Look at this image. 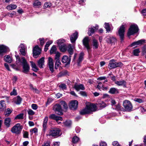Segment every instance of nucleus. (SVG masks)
I'll return each mask as SVG.
<instances>
[{
	"label": "nucleus",
	"mask_w": 146,
	"mask_h": 146,
	"mask_svg": "<svg viewBox=\"0 0 146 146\" xmlns=\"http://www.w3.org/2000/svg\"><path fill=\"white\" fill-rule=\"evenodd\" d=\"M112 144L113 146H120L117 141H113V142Z\"/></svg>",
	"instance_id": "obj_60"
},
{
	"label": "nucleus",
	"mask_w": 146,
	"mask_h": 146,
	"mask_svg": "<svg viewBox=\"0 0 146 146\" xmlns=\"http://www.w3.org/2000/svg\"><path fill=\"white\" fill-rule=\"evenodd\" d=\"M78 33L76 32L74 33L70 37V40L72 43L74 42L78 38Z\"/></svg>",
	"instance_id": "obj_19"
},
{
	"label": "nucleus",
	"mask_w": 146,
	"mask_h": 146,
	"mask_svg": "<svg viewBox=\"0 0 146 146\" xmlns=\"http://www.w3.org/2000/svg\"><path fill=\"white\" fill-rule=\"evenodd\" d=\"M44 58L42 57L38 61V65L40 68H43L44 66Z\"/></svg>",
	"instance_id": "obj_17"
},
{
	"label": "nucleus",
	"mask_w": 146,
	"mask_h": 146,
	"mask_svg": "<svg viewBox=\"0 0 146 146\" xmlns=\"http://www.w3.org/2000/svg\"><path fill=\"white\" fill-rule=\"evenodd\" d=\"M97 88L100 90L102 89L103 88V85L102 82H100L98 83Z\"/></svg>",
	"instance_id": "obj_52"
},
{
	"label": "nucleus",
	"mask_w": 146,
	"mask_h": 146,
	"mask_svg": "<svg viewBox=\"0 0 146 146\" xmlns=\"http://www.w3.org/2000/svg\"><path fill=\"white\" fill-rule=\"evenodd\" d=\"M19 51L21 55L23 56H25L26 55V51L25 49H20Z\"/></svg>",
	"instance_id": "obj_58"
},
{
	"label": "nucleus",
	"mask_w": 146,
	"mask_h": 146,
	"mask_svg": "<svg viewBox=\"0 0 146 146\" xmlns=\"http://www.w3.org/2000/svg\"><path fill=\"white\" fill-rule=\"evenodd\" d=\"M59 87L63 90H66V85L65 84H61L59 86Z\"/></svg>",
	"instance_id": "obj_55"
},
{
	"label": "nucleus",
	"mask_w": 146,
	"mask_h": 146,
	"mask_svg": "<svg viewBox=\"0 0 146 146\" xmlns=\"http://www.w3.org/2000/svg\"><path fill=\"white\" fill-rule=\"evenodd\" d=\"M74 88L78 91H79L80 90H84L85 89L84 85L82 84L79 85L76 84L74 85Z\"/></svg>",
	"instance_id": "obj_21"
},
{
	"label": "nucleus",
	"mask_w": 146,
	"mask_h": 146,
	"mask_svg": "<svg viewBox=\"0 0 146 146\" xmlns=\"http://www.w3.org/2000/svg\"><path fill=\"white\" fill-rule=\"evenodd\" d=\"M79 140V138L76 136H74L72 138V142L74 143L78 142Z\"/></svg>",
	"instance_id": "obj_45"
},
{
	"label": "nucleus",
	"mask_w": 146,
	"mask_h": 146,
	"mask_svg": "<svg viewBox=\"0 0 146 146\" xmlns=\"http://www.w3.org/2000/svg\"><path fill=\"white\" fill-rule=\"evenodd\" d=\"M92 45L94 49L98 48V41L95 39L93 40Z\"/></svg>",
	"instance_id": "obj_28"
},
{
	"label": "nucleus",
	"mask_w": 146,
	"mask_h": 146,
	"mask_svg": "<svg viewBox=\"0 0 146 146\" xmlns=\"http://www.w3.org/2000/svg\"><path fill=\"white\" fill-rule=\"evenodd\" d=\"M109 68L111 69H114L116 68L115 62L113 59H112L109 61V63L108 65Z\"/></svg>",
	"instance_id": "obj_16"
},
{
	"label": "nucleus",
	"mask_w": 146,
	"mask_h": 146,
	"mask_svg": "<svg viewBox=\"0 0 146 146\" xmlns=\"http://www.w3.org/2000/svg\"><path fill=\"white\" fill-rule=\"evenodd\" d=\"M23 128V126L19 123H17L11 129V132L16 134H20Z\"/></svg>",
	"instance_id": "obj_3"
},
{
	"label": "nucleus",
	"mask_w": 146,
	"mask_h": 146,
	"mask_svg": "<svg viewBox=\"0 0 146 146\" xmlns=\"http://www.w3.org/2000/svg\"><path fill=\"white\" fill-rule=\"evenodd\" d=\"M64 42L65 40L64 39H59L57 40V43L59 46L63 44H64Z\"/></svg>",
	"instance_id": "obj_41"
},
{
	"label": "nucleus",
	"mask_w": 146,
	"mask_h": 146,
	"mask_svg": "<svg viewBox=\"0 0 146 146\" xmlns=\"http://www.w3.org/2000/svg\"><path fill=\"white\" fill-rule=\"evenodd\" d=\"M96 106L92 104H86V107L81 110L80 112L81 115H84L90 113L92 111H95Z\"/></svg>",
	"instance_id": "obj_2"
},
{
	"label": "nucleus",
	"mask_w": 146,
	"mask_h": 146,
	"mask_svg": "<svg viewBox=\"0 0 146 146\" xmlns=\"http://www.w3.org/2000/svg\"><path fill=\"white\" fill-rule=\"evenodd\" d=\"M11 119L9 118H6L5 120V124L7 127H9L10 125Z\"/></svg>",
	"instance_id": "obj_33"
},
{
	"label": "nucleus",
	"mask_w": 146,
	"mask_h": 146,
	"mask_svg": "<svg viewBox=\"0 0 146 146\" xmlns=\"http://www.w3.org/2000/svg\"><path fill=\"white\" fill-rule=\"evenodd\" d=\"M41 50L38 47V46H36L33 48V56L35 58H36L40 54Z\"/></svg>",
	"instance_id": "obj_11"
},
{
	"label": "nucleus",
	"mask_w": 146,
	"mask_h": 146,
	"mask_svg": "<svg viewBox=\"0 0 146 146\" xmlns=\"http://www.w3.org/2000/svg\"><path fill=\"white\" fill-rule=\"evenodd\" d=\"M141 13L143 16H146V9H143Z\"/></svg>",
	"instance_id": "obj_64"
},
{
	"label": "nucleus",
	"mask_w": 146,
	"mask_h": 146,
	"mask_svg": "<svg viewBox=\"0 0 146 146\" xmlns=\"http://www.w3.org/2000/svg\"><path fill=\"white\" fill-rule=\"evenodd\" d=\"M10 95H16L17 94V92L15 89H13V91L10 93Z\"/></svg>",
	"instance_id": "obj_59"
},
{
	"label": "nucleus",
	"mask_w": 146,
	"mask_h": 146,
	"mask_svg": "<svg viewBox=\"0 0 146 146\" xmlns=\"http://www.w3.org/2000/svg\"><path fill=\"white\" fill-rule=\"evenodd\" d=\"M29 134L27 132L25 131L24 132L23 136L24 138H27L28 137Z\"/></svg>",
	"instance_id": "obj_61"
},
{
	"label": "nucleus",
	"mask_w": 146,
	"mask_h": 146,
	"mask_svg": "<svg viewBox=\"0 0 146 146\" xmlns=\"http://www.w3.org/2000/svg\"><path fill=\"white\" fill-rule=\"evenodd\" d=\"M48 121V117L47 116L45 117L43 121L42 124V127L43 128V130L45 131L47 128V123Z\"/></svg>",
	"instance_id": "obj_23"
},
{
	"label": "nucleus",
	"mask_w": 146,
	"mask_h": 146,
	"mask_svg": "<svg viewBox=\"0 0 146 146\" xmlns=\"http://www.w3.org/2000/svg\"><path fill=\"white\" fill-rule=\"evenodd\" d=\"M32 109L34 110H36L38 108V106L36 104H33L31 105Z\"/></svg>",
	"instance_id": "obj_62"
},
{
	"label": "nucleus",
	"mask_w": 146,
	"mask_h": 146,
	"mask_svg": "<svg viewBox=\"0 0 146 146\" xmlns=\"http://www.w3.org/2000/svg\"><path fill=\"white\" fill-rule=\"evenodd\" d=\"M139 30L137 26L135 24L132 25L130 26L127 33L128 36L133 35L137 33Z\"/></svg>",
	"instance_id": "obj_5"
},
{
	"label": "nucleus",
	"mask_w": 146,
	"mask_h": 146,
	"mask_svg": "<svg viewBox=\"0 0 146 146\" xmlns=\"http://www.w3.org/2000/svg\"><path fill=\"white\" fill-rule=\"evenodd\" d=\"M59 104L60 105V106H63V108L65 110H66L68 108L67 105L66 104V103L64 101H61Z\"/></svg>",
	"instance_id": "obj_40"
},
{
	"label": "nucleus",
	"mask_w": 146,
	"mask_h": 146,
	"mask_svg": "<svg viewBox=\"0 0 146 146\" xmlns=\"http://www.w3.org/2000/svg\"><path fill=\"white\" fill-rule=\"evenodd\" d=\"M123 106L127 111H130L132 110V106L131 103L128 100H125L124 101Z\"/></svg>",
	"instance_id": "obj_7"
},
{
	"label": "nucleus",
	"mask_w": 146,
	"mask_h": 146,
	"mask_svg": "<svg viewBox=\"0 0 146 146\" xmlns=\"http://www.w3.org/2000/svg\"><path fill=\"white\" fill-rule=\"evenodd\" d=\"M145 40L141 39L137 41L134 42L132 43L131 45V46L132 47L135 45H140L142 44L145 42Z\"/></svg>",
	"instance_id": "obj_18"
},
{
	"label": "nucleus",
	"mask_w": 146,
	"mask_h": 146,
	"mask_svg": "<svg viewBox=\"0 0 146 146\" xmlns=\"http://www.w3.org/2000/svg\"><path fill=\"white\" fill-rule=\"evenodd\" d=\"M5 102L3 100L0 101V111H3L6 108V105Z\"/></svg>",
	"instance_id": "obj_26"
},
{
	"label": "nucleus",
	"mask_w": 146,
	"mask_h": 146,
	"mask_svg": "<svg viewBox=\"0 0 146 146\" xmlns=\"http://www.w3.org/2000/svg\"><path fill=\"white\" fill-rule=\"evenodd\" d=\"M56 55L55 56L54 59L55 60H57L59 59L60 57V53L58 52H57L55 53Z\"/></svg>",
	"instance_id": "obj_50"
},
{
	"label": "nucleus",
	"mask_w": 146,
	"mask_h": 146,
	"mask_svg": "<svg viewBox=\"0 0 146 146\" xmlns=\"http://www.w3.org/2000/svg\"><path fill=\"white\" fill-rule=\"evenodd\" d=\"M68 49L67 50L68 51L70 54L69 57L70 58L71 57V55L72 54L74 53V51L72 47L71 44L69 45L68 47Z\"/></svg>",
	"instance_id": "obj_32"
},
{
	"label": "nucleus",
	"mask_w": 146,
	"mask_h": 146,
	"mask_svg": "<svg viewBox=\"0 0 146 146\" xmlns=\"http://www.w3.org/2000/svg\"><path fill=\"white\" fill-rule=\"evenodd\" d=\"M37 129L36 128H35L30 130V132L31 133V134H33V133H37Z\"/></svg>",
	"instance_id": "obj_54"
},
{
	"label": "nucleus",
	"mask_w": 146,
	"mask_h": 146,
	"mask_svg": "<svg viewBox=\"0 0 146 146\" xmlns=\"http://www.w3.org/2000/svg\"><path fill=\"white\" fill-rule=\"evenodd\" d=\"M56 48L55 45H53L51 48L50 50V54H52L53 53H55L56 52Z\"/></svg>",
	"instance_id": "obj_39"
},
{
	"label": "nucleus",
	"mask_w": 146,
	"mask_h": 146,
	"mask_svg": "<svg viewBox=\"0 0 146 146\" xmlns=\"http://www.w3.org/2000/svg\"><path fill=\"white\" fill-rule=\"evenodd\" d=\"M78 102L76 100H74L71 102L69 104V108L72 110L76 109L78 107Z\"/></svg>",
	"instance_id": "obj_12"
},
{
	"label": "nucleus",
	"mask_w": 146,
	"mask_h": 146,
	"mask_svg": "<svg viewBox=\"0 0 146 146\" xmlns=\"http://www.w3.org/2000/svg\"><path fill=\"white\" fill-rule=\"evenodd\" d=\"M11 113V110L9 108H8L6 111L4 113V114L6 116H9Z\"/></svg>",
	"instance_id": "obj_44"
},
{
	"label": "nucleus",
	"mask_w": 146,
	"mask_h": 146,
	"mask_svg": "<svg viewBox=\"0 0 146 146\" xmlns=\"http://www.w3.org/2000/svg\"><path fill=\"white\" fill-rule=\"evenodd\" d=\"M53 110L58 115H62L63 114L62 109L61 106L59 104H56L54 106Z\"/></svg>",
	"instance_id": "obj_8"
},
{
	"label": "nucleus",
	"mask_w": 146,
	"mask_h": 146,
	"mask_svg": "<svg viewBox=\"0 0 146 146\" xmlns=\"http://www.w3.org/2000/svg\"><path fill=\"white\" fill-rule=\"evenodd\" d=\"M51 6V3L48 2L45 3L44 5V8H49Z\"/></svg>",
	"instance_id": "obj_48"
},
{
	"label": "nucleus",
	"mask_w": 146,
	"mask_h": 146,
	"mask_svg": "<svg viewBox=\"0 0 146 146\" xmlns=\"http://www.w3.org/2000/svg\"><path fill=\"white\" fill-rule=\"evenodd\" d=\"M60 50L62 52H64L66 51L67 49V46L65 44H63L62 45L59 46Z\"/></svg>",
	"instance_id": "obj_36"
},
{
	"label": "nucleus",
	"mask_w": 146,
	"mask_h": 146,
	"mask_svg": "<svg viewBox=\"0 0 146 146\" xmlns=\"http://www.w3.org/2000/svg\"><path fill=\"white\" fill-rule=\"evenodd\" d=\"M7 50V48L3 45H0V55L5 53Z\"/></svg>",
	"instance_id": "obj_25"
},
{
	"label": "nucleus",
	"mask_w": 146,
	"mask_h": 146,
	"mask_svg": "<svg viewBox=\"0 0 146 146\" xmlns=\"http://www.w3.org/2000/svg\"><path fill=\"white\" fill-rule=\"evenodd\" d=\"M80 94L82 96L86 97L87 94L86 92L84 91H81L80 92Z\"/></svg>",
	"instance_id": "obj_57"
},
{
	"label": "nucleus",
	"mask_w": 146,
	"mask_h": 146,
	"mask_svg": "<svg viewBox=\"0 0 146 146\" xmlns=\"http://www.w3.org/2000/svg\"><path fill=\"white\" fill-rule=\"evenodd\" d=\"M49 117L51 119L56 120V121H58V120H61L62 121V117L58 116L55 114H52L51 115L49 116Z\"/></svg>",
	"instance_id": "obj_20"
},
{
	"label": "nucleus",
	"mask_w": 146,
	"mask_h": 146,
	"mask_svg": "<svg viewBox=\"0 0 146 146\" xmlns=\"http://www.w3.org/2000/svg\"><path fill=\"white\" fill-rule=\"evenodd\" d=\"M48 63L49 68L50 70L52 72H53L54 70V63L53 62V60L50 57L48 58Z\"/></svg>",
	"instance_id": "obj_13"
},
{
	"label": "nucleus",
	"mask_w": 146,
	"mask_h": 146,
	"mask_svg": "<svg viewBox=\"0 0 146 146\" xmlns=\"http://www.w3.org/2000/svg\"><path fill=\"white\" fill-rule=\"evenodd\" d=\"M49 133L48 135L52 137H58L60 136L61 133H60V130L58 128H53L49 130Z\"/></svg>",
	"instance_id": "obj_4"
},
{
	"label": "nucleus",
	"mask_w": 146,
	"mask_h": 146,
	"mask_svg": "<svg viewBox=\"0 0 146 146\" xmlns=\"http://www.w3.org/2000/svg\"><path fill=\"white\" fill-rule=\"evenodd\" d=\"M30 88L34 92L37 94L39 93V91L37 89L34 88L32 86H30Z\"/></svg>",
	"instance_id": "obj_51"
},
{
	"label": "nucleus",
	"mask_w": 146,
	"mask_h": 146,
	"mask_svg": "<svg viewBox=\"0 0 146 146\" xmlns=\"http://www.w3.org/2000/svg\"><path fill=\"white\" fill-rule=\"evenodd\" d=\"M21 98L20 96H17L16 100L15 103L17 104H20L21 103Z\"/></svg>",
	"instance_id": "obj_43"
},
{
	"label": "nucleus",
	"mask_w": 146,
	"mask_h": 146,
	"mask_svg": "<svg viewBox=\"0 0 146 146\" xmlns=\"http://www.w3.org/2000/svg\"><path fill=\"white\" fill-rule=\"evenodd\" d=\"M125 27H124V25H122L120 27L118 30L119 35L121 41H123L124 39V33L125 31Z\"/></svg>",
	"instance_id": "obj_9"
},
{
	"label": "nucleus",
	"mask_w": 146,
	"mask_h": 146,
	"mask_svg": "<svg viewBox=\"0 0 146 146\" xmlns=\"http://www.w3.org/2000/svg\"><path fill=\"white\" fill-rule=\"evenodd\" d=\"M40 41V44L42 46H43L44 44V38H40L39 39Z\"/></svg>",
	"instance_id": "obj_63"
},
{
	"label": "nucleus",
	"mask_w": 146,
	"mask_h": 146,
	"mask_svg": "<svg viewBox=\"0 0 146 146\" xmlns=\"http://www.w3.org/2000/svg\"><path fill=\"white\" fill-rule=\"evenodd\" d=\"M52 42L53 41L52 40H49L46 43L44 48V50L45 52H46L47 50L48 47Z\"/></svg>",
	"instance_id": "obj_37"
},
{
	"label": "nucleus",
	"mask_w": 146,
	"mask_h": 146,
	"mask_svg": "<svg viewBox=\"0 0 146 146\" xmlns=\"http://www.w3.org/2000/svg\"><path fill=\"white\" fill-rule=\"evenodd\" d=\"M28 113L29 115H32L34 114L35 112L31 109H29L27 110Z\"/></svg>",
	"instance_id": "obj_56"
},
{
	"label": "nucleus",
	"mask_w": 146,
	"mask_h": 146,
	"mask_svg": "<svg viewBox=\"0 0 146 146\" xmlns=\"http://www.w3.org/2000/svg\"><path fill=\"white\" fill-rule=\"evenodd\" d=\"M115 84L118 86H122L124 88L126 87V82L124 80L115 81Z\"/></svg>",
	"instance_id": "obj_15"
},
{
	"label": "nucleus",
	"mask_w": 146,
	"mask_h": 146,
	"mask_svg": "<svg viewBox=\"0 0 146 146\" xmlns=\"http://www.w3.org/2000/svg\"><path fill=\"white\" fill-rule=\"evenodd\" d=\"M104 27L107 32L109 33L113 29L112 27H111V25L109 23H105L104 24Z\"/></svg>",
	"instance_id": "obj_24"
},
{
	"label": "nucleus",
	"mask_w": 146,
	"mask_h": 146,
	"mask_svg": "<svg viewBox=\"0 0 146 146\" xmlns=\"http://www.w3.org/2000/svg\"><path fill=\"white\" fill-rule=\"evenodd\" d=\"M63 123L66 126H69L71 124V121L70 120H67L64 122Z\"/></svg>",
	"instance_id": "obj_49"
},
{
	"label": "nucleus",
	"mask_w": 146,
	"mask_h": 146,
	"mask_svg": "<svg viewBox=\"0 0 146 146\" xmlns=\"http://www.w3.org/2000/svg\"><path fill=\"white\" fill-rule=\"evenodd\" d=\"M123 65V64L121 62H115L116 68L118 67L121 68Z\"/></svg>",
	"instance_id": "obj_46"
},
{
	"label": "nucleus",
	"mask_w": 146,
	"mask_h": 146,
	"mask_svg": "<svg viewBox=\"0 0 146 146\" xmlns=\"http://www.w3.org/2000/svg\"><path fill=\"white\" fill-rule=\"evenodd\" d=\"M24 114L23 113H20L17 115L15 118V119H23V118Z\"/></svg>",
	"instance_id": "obj_47"
},
{
	"label": "nucleus",
	"mask_w": 146,
	"mask_h": 146,
	"mask_svg": "<svg viewBox=\"0 0 146 146\" xmlns=\"http://www.w3.org/2000/svg\"><path fill=\"white\" fill-rule=\"evenodd\" d=\"M97 105L98 106L101 108H104L107 106L106 104L103 101H100L99 102Z\"/></svg>",
	"instance_id": "obj_34"
},
{
	"label": "nucleus",
	"mask_w": 146,
	"mask_h": 146,
	"mask_svg": "<svg viewBox=\"0 0 146 146\" xmlns=\"http://www.w3.org/2000/svg\"><path fill=\"white\" fill-rule=\"evenodd\" d=\"M4 61L6 62L9 63L12 62V58L9 55H5L4 57Z\"/></svg>",
	"instance_id": "obj_27"
},
{
	"label": "nucleus",
	"mask_w": 146,
	"mask_h": 146,
	"mask_svg": "<svg viewBox=\"0 0 146 146\" xmlns=\"http://www.w3.org/2000/svg\"><path fill=\"white\" fill-rule=\"evenodd\" d=\"M16 63L19 65L22 64L23 68L22 72L23 73L27 74L29 72L30 66L24 57H22L21 60L19 58L18 60L16 61Z\"/></svg>",
	"instance_id": "obj_1"
},
{
	"label": "nucleus",
	"mask_w": 146,
	"mask_h": 146,
	"mask_svg": "<svg viewBox=\"0 0 146 146\" xmlns=\"http://www.w3.org/2000/svg\"><path fill=\"white\" fill-rule=\"evenodd\" d=\"M93 28L92 27L89 28L88 34L89 36H91L94 33L98 28V26L97 25L95 27H94Z\"/></svg>",
	"instance_id": "obj_22"
},
{
	"label": "nucleus",
	"mask_w": 146,
	"mask_h": 146,
	"mask_svg": "<svg viewBox=\"0 0 146 146\" xmlns=\"http://www.w3.org/2000/svg\"><path fill=\"white\" fill-rule=\"evenodd\" d=\"M70 58H69L66 55H64L62 58V62L63 63H66V65L69 64L70 62Z\"/></svg>",
	"instance_id": "obj_14"
},
{
	"label": "nucleus",
	"mask_w": 146,
	"mask_h": 146,
	"mask_svg": "<svg viewBox=\"0 0 146 146\" xmlns=\"http://www.w3.org/2000/svg\"><path fill=\"white\" fill-rule=\"evenodd\" d=\"M106 40L108 44L111 45L114 44L117 41L116 38L111 35L107 36L106 37Z\"/></svg>",
	"instance_id": "obj_6"
},
{
	"label": "nucleus",
	"mask_w": 146,
	"mask_h": 146,
	"mask_svg": "<svg viewBox=\"0 0 146 146\" xmlns=\"http://www.w3.org/2000/svg\"><path fill=\"white\" fill-rule=\"evenodd\" d=\"M17 7V6L14 4H10L8 5L6 7L7 9L10 10L15 9Z\"/></svg>",
	"instance_id": "obj_30"
},
{
	"label": "nucleus",
	"mask_w": 146,
	"mask_h": 146,
	"mask_svg": "<svg viewBox=\"0 0 146 146\" xmlns=\"http://www.w3.org/2000/svg\"><path fill=\"white\" fill-rule=\"evenodd\" d=\"M30 62L31 63V66L33 70L35 72H36L38 70L35 63L31 61Z\"/></svg>",
	"instance_id": "obj_29"
},
{
	"label": "nucleus",
	"mask_w": 146,
	"mask_h": 146,
	"mask_svg": "<svg viewBox=\"0 0 146 146\" xmlns=\"http://www.w3.org/2000/svg\"><path fill=\"white\" fill-rule=\"evenodd\" d=\"M41 5V3L38 0L35 1L33 3V6L35 8H38Z\"/></svg>",
	"instance_id": "obj_31"
},
{
	"label": "nucleus",
	"mask_w": 146,
	"mask_h": 146,
	"mask_svg": "<svg viewBox=\"0 0 146 146\" xmlns=\"http://www.w3.org/2000/svg\"><path fill=\"white\" fill-rule=\"evenodd\" d=\"M56 61L55 63V68L56 69H57L61 64L60 62L59 59L56 60Z\"/></svg>",
	"instance_id": "obj_42"
},
{
	"label": "nucleus",
	"mask_w": 146,
	"mask_h": 146,
	"mask_svg": "<svg viewBox=\"0 0 146 146\" xmlns=\"http://www.w3.org/2000/svg\"><path fill=\"white\" fill-rule=\"evenodd\" d=\"M90 40L88 37H85L82 40V42L84 46L86 48L88 52L90 49L89 44Z\"/></svg>",
	"instance_id": "obj_10"
},
{
	"label": "nucleus",
	"mask_w": 146,
	"mask_h": 146,
	"mask_svg": "<svg viewBox=\"0 0 146 146\" xmlns=\"http://www.w3.org/2000/svg\"><path fill=\"white\" fill-rule=\"evenodd\" d=\"M109 92L111 94L118 93V90L114 88H110Z\"/></svg>",
	"instance_id": "obj_35"
},
{
	"label": "nucleus",
	"mask_w": 146,
	"mask_h": 146,
	"mask_svg": "<svg viewBox=\"0 0 146 146\" xmlns=\"http://www.w3.org/2000/svg\"><path fill=\"white\" fill-rule=\"evenodd\" d=\"M139 49L134 50L133 51V54L136 56H138L139 55Z\"/></svg>",
	"instance_id": "obj_53"
},
{
	"label": "nucleus",
	"mask_w": 146,
	"mask_h": 146,
	"mask_svg": "<svg viewBox=\"0 0 146 146\" xmlns=\"http://www.w3.org/2000/svg\"><path fill=\"white\" fill-rule=\"evenodd\" d=\"M84 55V53L83 52H81L79 55V57L77 61L78 64L79 65L82 62L83 59V57Z\"/></svg>",
	"instance_id": "obj_38"
}]
</instances>
